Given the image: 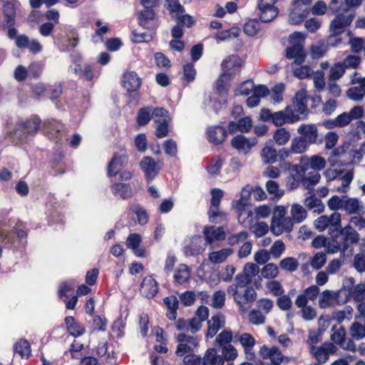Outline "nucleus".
Returning a JSON list of instances; mask_svg holds the SVG:
<instances>
[{"instance_id":"1","label":"nucleus","mask_w":365,"mask_h":365,"mask_svg":"<svg viewBox=\"0 0 365 365\" xmlns=\"http://www.w3.org/2000/svg\"><path fill=\"white\" fill-rule=\"evenodd\" d=\"M166 4L171 16L176 19V24L171 30L172 36L181 38L184 34L183 29L191 27L195 24V21L190 15L185 14L184 7L179 0H166Z\"/></svg>"},{"instance_id":"2","label":"nucleus","mask_w":365,"mask_h":365,"mask_svg":"<svg viewBox=\"0 0 365 365\" xmlns=\"http://www.w3.org/2000/svg\"><path fill=\"white\" fill-rule=\"evenodd\" d=\"M41 120L38 117L20 122L16 125L15 128L6 133V137L16 143L26 142L29 137H33L38 130Z\"/></svg>"},{"instance_id":"3","label":"nucleus","mask_w":365,"mask_h":365,"mask_svg":"<svg viewBox=\"0 0 365 365\" xmlns=\"http://www.w3.org/2000/svg\"><path fill=\"white\" fill-rule=\"evenodd\" d=\"M260 120L264 122H272L275 126H282L286 123H294L301 118L291 111V108L286 107L284 110L272 113L269 108H263L259 113Z\"/></svg>"},{"instance_id":"4","label":"nucleus","mask_w":365,"mask_h":365,"mask_svg":"<svg viewBox=\"0 0 365 365\" xmlns=\"http://www.w3.org/2000/svg\"><path fill=\"white\" fill-rule=\"evenodd\" d=\"M285 215L284 207H275L270 227L274 235H279L283 232H290L293 230L294 223L289 217H285Z\"/></svg>"},{"instance_id":"5","label":"nucleus","mask_w":365,"mask_h":365,"mask_svg":"<svg viewBox=\"0 0 365 365\" xmlns=\"http://www.w3.org/2000/svg\"><path fill=\"white\" fill-rule=\"evenodd\" d=\"M313 0H294L292 2L289 21L293 24L302 23L309 14V5Z\"/></svg>"},{"instance_id":"6","label":"nucleus","mask_w":365,"mask_h":365,"mask_svg":"<svg viewBox=\"0 0 365 365\" xmlns=\"http://www.w3.org/2000/svg\"><path fill=\"white\" fill-rule=\"evenodd\" d=\"M355 11H343L339 12L331 20L329 24L330 32H334L336 34H342L346 28L352 23L355 17Z\"/></svg>"},{"instance_id":"7","label":"nucleus","mask_w":365,"mask_h":365,"mask_svg":"<svg viewBox=\"0 0 365 365\" xmlns=\"http://www.w3.org/2000/svg\"><path fill=\"white\" fill-rule=\"evenodd\" d=\"M337 230L339 232L335 235V237L342 246V253H344L351 245L356 244L359 241V234L351 225L343 228L341 227Z\"/></svg>"},{"instance_id":"8","label":"nucleus","mask_w":365,"mask_h":365,"mask_svg":"<svg viewBox=\"0 0 365 365\" xmlns=\"http://www.w3.org/2000/svg\"><path fill=\"white\" fill-rule=\"evenodd\" d=\"M206 242L200 235H193L185 240L182 252L186 257L197 256L206 248Z\"/></svg>"},{"instance_id":"9","label":"nucleus","mask_w":365,"mask_h":365,"mask_svg":"<svg viewBox=\"0 0 365 365\" xmlns=\"http://www.w3.org/2000/svg\"><path fill=\"white\" fill-rule=\"evenodd\" d=\"M177 341L179 342L175 351L178 356H183L187 354L192 353L199 344L197 337L185 333L178 334Z\"/></svg>"},{"instance_id":"10","label":"nucleus","mask_w":365,"mask_h":365,"mask_svg":"<svg viewBox=\"0 0 365 365\" xmlns=\"http://www.w3.org/2000/svg\"><path fill=\"white\" fill-rule=\"evenodd\" d=\"M337 350V347L333 343L325 342L319 346L312 347L309 353L315 359V363L322 365L328 361L329 355L336 353Z\"/></svg>"},{"instance_id":"11","label":"nucleus","mask_w":365,"mask_h":365,"mask_svg":"<svg viewBox=\"0 0 365 365\" xmlns=\"http://www.w3.org/2000/svg\"><path fill=\"white\" fill-rule=\"evenodd\" d=\"M239 341L243 348L245 358L248 361H253L256 357L254 347L256 344V340L253 336L249 333H242L241 334H235L234 342Z\"/></svg>"},{"instance_id":"12","label":"nucleus","mask_w":365,"mask_h":365,"mask_svg":"<svg viewBox=\"0 0 365 365\" xmlns=\"http://www.w3.org/2000/svg\"><path fill=\"white\" fill-rule=\"evenodd\" d=\"M341 214L333 212L330 216L322 215L314 221V225L319 231H323L327 228L329 230H337L341 227Z\"/></svg>"},{"instance_id":"13","label":"nucleus","mask_w":365,"mask_h":365,"mask_svg":"<svg viewBox=\"0 0 365 365\" xmlns=\"http://www.w3.org/2000/svg\"><path fill=\"white\" fill-rule=\"evenodd\" d=\"M341 291L324 290L319 294V306L322 309L341 305L346 302L341 299Z\"/></svg>"},{"instance_id":"14","label":"nucleus","mask_w":365,"mask_h":365,"mask_svg":"<svg viewBox=\"0 0 365 365\" xmlns=\"http://www.w3.org/2000/svg\"><path fill=\"white\" fill-rule=\"evenodd\" d=\"M45 132L49 138L56 143H61L66 139V132L64 125L54 120H47L43 123Z\"/></svg>"},{"instance_id":"15","label":"nucleus","mask_w":365,"mask_h":365,"mask_svg":"<svg viewBox=\"0 0 365 365\" xmlns=\"http://www.w3.org/2000/svg\"><path fill=\"white\" fill-rule=\"evenodd\" d=\"M257 299V292L252 287H247L240 296L235 297V302L242 312H247Z\"/></svg>"},{"instance_id":"16","label":"nucleus","mask_w":365,"mask_h":365,"mask_svg":"<svg viewBox=\"0 0 365 365\" xmlns=\"http://www.w3.org/2000/svg\"><path fill=\"white\" fill-rule=\"evenodd\" d=\"M307 102V99L305 91H300L296 93L293 104L287 107L291 108V111L294 114L297 115L298 117H300V120H303L308 114Z\"/></svg>"},{"instance_id":"17","label":"nucleus","mask_w":365,"mask_h":365,"mask_svg":"<svg viewBox=\"0 0 365 365\" xmlns=\"http://www.w3.org/2000/svg\"><path fill=\"white\" fill-rule=\"evenodd\" d=\"M297 131L299 136L309 145L318 143L319 132L315 124H301Z\"/></svg>"},{"instance_id":"18","label":"nucleus","mask_w":365,"mask_h":365,"mask_svg":"<svg viewBox=\"0 0 365 365\" xmlns=\"http://www.w3.org/2000/svg\"><path fill=\"white\" fill-rule=\"evenodd\" d=\"M259 354L263 359H269L272 365H280L287 359L277 346L269 348L263 345Z\"/></svg>"},{"instance_id":"19","label":"nucleus","mask_w":365,"mask_h":365,"mask_svg":"<svg viewBox=\"0 0 365 365\" xmlns=\"http://www.w3.org/2000/svg\"><path fill=\"white\" fill-rule=\"evenodd\" d=\"M342 211L347 215H361L365 212L364 202L356 197L344 196V202Z\"/></svg>"},{"instance_id":"20","label":"nucleus","mask_w":365,"mask_h":365,"mask_svg":"<svg viewBox=\"0 0 365 365\" xmlns=\"http://www.w3.org/2000/svg\"><path fill=\"white\" fill-rule=\"evenodd\" d=\"M299 163H302L303 168L307 170L312 169L314 171L324 169L327 164L325 159L318 155H314L311 157L307 155L301 156Z\"/></svg>"},{"instance_id":"21","label":"nucleus","mask_w":365,"mask_h":365,"mask_svg":"<svg viewBox=\"0 0 365 365\" xmlns=\"http://www.w3.org/2000/svg\"><path fill=\"white\" fill-rule=\"evenodd\" d=\"M307 54L301 43H297L287 48L286 57L288 59H294L292 65H300L305 61Z\"/></svg>"},{"instance_id":"22","label":"nucleus","mask_w":365,"mask_h":365,"mask_svg":"<svg viewBox=\"0 0 365 365\" xmlns=\"http://www.w3.org/2000/svg\"><path fill=\"white\" fill-rule=\"evenodd\" d=\"M255 138H247L242 135H238L231 140L232 146L239 152L247 153L257 144Z\"/></svg>"},{"instance_id":"23","label":"nucleus","mask_w":365,"mask_h":365,"mask_svg":"<svg viewBox=\"0 0 365 365\" xmlns=\"http://www.w3.org/2000/svg\"><path fill=\"white\" fill-rule=\"evenodd\" d=\"M225 326V317L222 313H217L213 315L207 321V331L206 336L212 338L217 331Z\"/></svg>"},{"instance_id":"24","label":"nucleus","mask_w":365,"mask_h":365,"mask_svg":"<svg viewBox=\"0 0 365 365\" xmlns=\"http://www.w3.org/2000/svg\"><path fill=\"white\" fill-rule=\"evenodd\" d=\"M319 294V288L317 285H312L304 289L295 299L297 307H303L307 304L308 301H314Z\"/></svg>"},{"instance_id":"25","label":"nucleus","mask_w":365,"mask_h":365,"mask_svg":"<svg viewBox=\"0 0 365 365\" xmlns=\"http://www.w3.org/2000/svg\"><path fill=\"white\" fill-rule=\"evenodd\" d=\"M160 162H155L151 157H144L140 163V165L146 177L150 180L157 175L160 169Z\"/></svg>"},{"instance_id":"26","label":"nucleus","mask_w":365,"mask_h":365,"mask_svg":"<svg viewBox=\"0 0 365 365\" xmlns=\"http://www.w3.org/2000/svg\"><path fill=\"white\" fill-rule=\"evenodd\" d=\"M17 0L6 1L3 5V14L4 16V26H13L16 22V4Z\"/></svg>"},{"instance_id":"27","label":"nucleus","mask_w":365,"mask_h":365,"mask_svg":"<svg viewBox=\"0 0 365 365\" xmlns=\"http://www.w3.org/2000/svg\"><path fill=\"white\" fill-rule=\"evenodd\" d=\"M205 242L210 244L215 241L223 240L225 239V232L222 227L215 226L205 227L203 229Z\"/></svg>"},{"instance_id":"28","label":"nucleus","mask_w":365,"mask_h":365,"mask_svg":"<svg viewBox=\"0 0 365 365\" xmlns=\"http://www.w3.org/2000/svg\"><path fill=\"white\" fill-rule=\"evenodd\" d=\"M140 26L147 29H154L157 26L155 14L153 9H144L139 14Z\"/></svg>"},{"instance_id":"29","label":"nucleus","mask_w":365,"mask_h":365,"mask_svg":"<svg viewBox=\"0 0 365 365\" xmlns=\"http://www.w3.org/2000/svg\"><path fill=\"white\" fill-rule=\"evenodd\" d=\"M207 135L210 143L220 145L225 141L227 137V131L222 126H212L207 129Z\"/></svg>"},{"instance_id":"30","label":"nucleus","mask_w":365,"mask_h":365,"mask_svg":"<svg viewBox=\"0 0 365 365\" xmlns=\"http://www.w3.org/2000/svg\"><path fill=\"white\" fill-rule=\"evenodd\" d=\"M158 292V284L152 277H146L140 284V292L146 298H153Z\"/></svg>"},{"instance_id":"31","label":"nucleus","mask_w":365,"mask_h":365,"mask_svg":"<svg viewBox=\"0 0 365 365\" xmlns=\"http://www.w3.org/2000/svg\"><path fill=\"white\" fill-rule=\"evenodd\" d=\"M223 73H232V77L240 71L242 66V60L237 56H229L222 63Z\"/></svg>"},{"instance_id":"32","label":"nucleus","mask_w":365,"mask_h":365,"mask_svg":"<svg viewBox=\"0 0 365 365\" xmlns=\"http://www.w3.org/2000/svg\"><path fill=\"white\" fill-rule=\"evenodd\" d=\"M141 85V79L134 71H128L124 73L123 77V86L128 91L138 90Z\"/></svg>"},{"instance_id":"33","label":"nucleus","mask_w":365,"mask_h":365,"mask_svg":"<svg viewBox=\"0 0 365 365\" xmlns=\"http://www.w3.org/2000/svg\"><path fill=\"white\" fill-rule=\"evenodd\" d=\"M128 162L125 154L115 155L108 165V176L116 175Z\"/></svg>"},{"instance_id":"34","label":"nucleus","mask_w":365,"mask_h":365,"mask_svg":"<svg viewBox=\"0 0 365 365\" xmlns=\"http://www.w3.org/2000/svg\"><path fill=\"white\" fill-rule=\"evenodd\" d=\"M222 355L217 354L215 348L208 349L202 358V365H223Z\"/></svg>"},{"instance_id":"35","label":"nucleus","mask_w":365,"mask_h":365,"mask_svg":"<svg viewBox=\"0 0 365 365\" xmlns=\"http://www.w3.org/2000/svg\"><path fill=\"white\" fill-rule=\"evenodd\" d=\"M260 20L262 22H269L272 21L278 14V9L274 6H257Z\"/></svg>"},{"instance_id":"36","label":"nucleus","mask_w":365,"mask_h":365,"mask_svg":"<svg viewBox=\"0 0 365 365\" xmlns=\"http://www.w3.org/2000/svg\"><path fill=\"white\" fill-rule=\"evenodd\" d=\"M307 217V212L302 205L297 203L292 205L289 217L294 224L302 222Z\"/></svg>"},{"instance_id":"37","label":"nucleus","mask_w":365,"mask_h":365,"mask_svg":"<svg viewBox=\"0 0 365 365\" xmlns=\"http://www.w3.org/2000/svg\"><path fill=\"white\" fill-rule=\"evenodd\" d=\"M110 188L114 195H118L123 200L129 198L132 195L131 189L128 184L123 182L115 183Z\"/></svg>"},{"instance_id":"38","label":"nucleus","mask_w":365,"mask_h":365,"mask_svg":"<svg viewBox=\"0 0 365 365\" xmlns=\"http://www.w3.org/2000/svg\"><path fill=\"white\" fill-rule=\"evenodd\" d=\"M233 253L231 248H223L219 251L210 252L209 260L213 264H220L226 260V259Z\"/></svg>"},{"instance_id":"39","label":"nucleus","mask_w":365,"mask_h":365,"mask_svg":"<svg viewBox=\"0 0 365 365\" xmlns=\"http://www.w3.org/2000/svg\"><path fill=\"white\" fill-rule=\"evenodd\" d=\"M304 205L312 210L314 212L321 213L324 210V205L322 201L315 195H311L307 197L304 202Z\"/></svg>"},{"instance_id":"40","label":"nucleus","mask_w":365,"mask_h":365,"mask_svg":"<svg viewBox=\"0 0 365 365\" xmlns=\"http://www.w3.org/2000/svg\"><path fill=\"white\" fill-rule=\"evenodd\" d=\"M65 323L70 334L74 336H78L82 335L85 329L77 323L73 317H67L65 319Z\"/></svg>"},{"instance_id":"41","label":"nucleus","mask_w":365,"mask_h":365,"mask_svg":"<svg viewBox=\"0 0 365 365\" xmlns=\"http://www.w3.org/2000/svg\"><path fill=\"white\" fill-rule=\"evenodd\" d=\"M310 145L300 136L292 139L290 151L295 154H302L306 152Z\"/></svg>"},{"instance_id":"42","label":"nucleus","mask_w":365,"mask_h":365,"mask_svg":"<svg viewBox=\"0 0 365 365\" xmlns=\"http://www.w3.org/2000/svg\"><path fill=\"white\" fill-rule=\"evenodd\" d=\"M190 271L188 267L185 264H180L174 274V279L178 284H182L189 280Z\"/></svg>"},{"instance_id":"43","label":"nucleus","mask_w":365,"mask_h":365,"mask_svg":"<svg viewBox=\"0 0 365 365\" xmlns=\"http://www.w3.org/2000/svg\"><path fill=\"white\" fill-rule=\"evenodd\" d=\"M348 148H349L347 146L344 145L339 146L337 148H334L328 158V162L330 164V165L334 166L337 165L339 162V158L345 155Z\"/></svg>"},{"instance_id":"44","label":"nucleus","mask_w":365,"mask_h":365,"mask_svg":"<svg viewBox=\"0 0 365 365\" xmlns=\"http://www.w3.org/2000/svg\"><path fill=\"white\" fill-rule=\"evenodd\" d=\"M331 331L330 339L333 341V344L334 343L338 345L341 344L346 338L345 329L340 324L334 325L331 327Z\"/></svg>"},{"instance_id":"45","label":"nucleus","mask_w":365,"mask_h":365,"mask_svg":"<svg viewBox=\"0 0 365 365\" xmlns=\"http://www.w3.org/2000/svg\"><path fill=\"white\" fill-rule=\"evenodd\" d=\"M277 150L269 145H266L262 150L261 158L264 163L271 164L277 160Z\"/></svg>"},{"instance_id":"46","label":"nucleus","mask_w":365,"mask_h":365,"mask_svg":"<svg viewBox=\"0 0 365 365\" xmlns=\"http://www.w3.org/2000/svg\"><path fill=\"white\" fill-rule=\"evenodd\" d=\"M291 134L289 130L284 128H280L275 130L273 135V139L279 145H285L290 139Z\"/></svg>"},{"instance_id":"47","label":"nucleus","mask_w":365,"mask_h":365,"mask_svg":"<svg viewBox=\"0 0 365 365\" xmlns=\"http://www.w3.org/2000/svg\"><path fill=\"white\" fill-rule=\"evenodd\" d=\"M235 335L233 333L227 329H224L215 338V343L220 347L227 344H230L231 341H234Z\"/></svg>"},{"instance_id":"48","label":"nucleus","mask_w":365,"mask_h":365,"mask_svg":"<svg viewBox=\"0 0 365 365\" xmlns=\"http://www.w3.org/2000/svg\"><path fill=\"white\" fill-rule=\"evenodd\" d=\"M232 78V73H223L217 79L216 82V89L217 92L224 95L226 94L228 90L227 83Z\"/></svg>"},{"instance_id":"49","label":"nucleus","mask_w":365,"mask_h":365,"mask_svg":"<svg viewBox=\"0 0 365 365\" xmlns=\"http://www.w3.org/2000/svg\"><path fill=\"white\" fill-rule=\"evenodd\" d=\"M279 267L283 270L294 272L298 269L299 262L294 257H287L279 262Z\"/></svg>"},{"instance_id":"50","label":"nucleus","mask_w":365,"mask_h":365,"mask_svg":"<svg viewBox=\"0 0 365 365\" xmlns=\"http://www.w3.org/2000/svg\"><path fill=\"white\" fill-rule=\"evenodd\" d=\"M14 352L19 354L21 357L28 358L31 354L29 343L25 339H20L14 346Z\"/></svg>"},{"instance_id":"51","label":"nucleus","mask_w":365,"mask_h":365,"mask_svg":"<svg viewBox=\"0 0 365 365\" xmlns=\"http://www.w3.org/2000/svg\"><path fill=\"white\" fill-rule=\"evenodd\" d=\"M353 309L350 306L345 307L341 310H336L332 312V319L341 324L345 319H350L352 315Z\"/></svg>"},{"instance_id":"52","label":"nucleus","mask_w":365,"mask_h":365,"mask_svg":"<svg viewBox=\"0 0 365 365\" xmlns=\"http://www.w3.org/2000/svg\"><path fill=\"white\" fill-rule=\"evenodd\" d=\"M345 73V68L341 63H334L329 73V81H335L340 79Z\"/></svg>"},{"instance_id":"53","label":"nucleus","mask_w":365,"mask_h":365,"mask_svg":"<svg viewBox=\"0 0 365 365\" xmlns=\"http://www.w3.org/2000/svg\"><path fill=\"white\" fill-rule=\"evenodd\" d=\"M298 66H299L294 67V65H292L293 73L295 77L299 79H304L313 75L314 71L310 66L307 65L302 66V64Z\"/></svg>"},{"instance_id":"54","label":"nucleus","mask_w":365,"mask_h":365,"mask_svg":"<svg viewBox=\"0 0 365 365\" xmlns=\"http://www.w3.org/2000/svg\"><path fill=\"white\" fill-rule=\"evenodd\" d=\"M349 334L353 339L360 340L365 336V327L359 322H354L349 328Z\"/></svg>"},{"instance_id":"55","label":"nucleus","mask_w":365,"mask_h":365,"mask_svg":"<svg viewBox=\"0 0 365 365\" xmlns=\"http://www.w3.org/2000/svg\"><path fill=\"white\" fill-rule=\"evenodd\" d=\"M243 272L247 275V277L250 279L252 282L255 281L256 279H260L259 275V267L254 263H247L243 269Z\"/></svg>"},{"instance_id":"56","label":"nucleus","mask_w":365,"mask_h":365,"mask_svg":"<svg viewBox=\"0 0 365 365\" xmlns=\"http://www.w3.org/2000/svg\"><path fill=\"white\" fill-rule=\"evenodd\" d=\"M130 210L135 214L138 217V223L145 225L148 221V216L145 209L139 205H133L130 207Z\"/></svg>"},{"instance_id":"57","label":"nucleus","mask_w":365,"mask_h":365,"mask_svg":"<svg viewBox=\"0 0 365 365\" xmlns=\"http://www.w3.org/2000/svg\"><path fill=\"white\" fill-rule=\"evenodd\" d=\"M327 262V255L322 252H319L310 259L309 264L314 269H321Z\"/></svg>"},{"instance_id":"58","label":"nucleus","mask_w":365,"mask_h":365,"mask_svg":"<svg viewBox=\"0 0 365 365\" xmlns=\"http://www.w3.org/2000/svg\"><path fill=\"white\" fill-rule=\"evenodd\" d=\"M279 274L278 267L274 263H268L263 267L261 274L267 279H274Z\"/></svg>"},{"instance_id":"59","label":"nucleus","mask_w":365,"mask_h":365,"mask_svg":"<svg viewBox=\"0 0 365 365\" xmlns=\"http://www.w3.org/2000/svg\"><path fill=\"white\" fill-rule=\"evenodd\" d=\"M226 294L224 291L218 290L215 292L211 299V305L216 309H221L224 307Z\"/></svg>"},{"instance_id":"60","label":"nucleus","mask_w":365,"mask_h":365,"mask_svg":"<svg viewBox=\"0 0 365 365\" xmlns=\"http://www.w3.org/2000/svg\"><path fill=\"white\" fill-rule=\"evenodd\" d=\"M260 28V24L256 19H250L247 21L244 25V32L250 36H255Z\"/></svg>"},{"instance_id":"61","label":"nucleus","mask_w":365,"mask_h":365,"mask_svg":"<svg viewBox=\"0 0 365 365\" xmlns=\"http://www.w3.org/2000/svg\"><path fill=\"white\" fill-rule=\"evenodd\" d=\"M237 356L238 351L232 344L222 346V356L224 361H233Z\"/></svg>"},{"instance_id":"62","label":"nucleus","mask_w":365,"mask_h":365,"mask_svg":"<svg viewBox=\"0 0 365 365\" xmlns=\"http://www.w3.org/2000/svg\"><path fill=\"white\" fill-rule=\"evenodd\" d=\"M151 111L152 107L142 108L139 110L138 113V123L139 125H145L149 123L152 118Z\"/></svg>"},{"instance_id":"63","label":"nucleus","mask_w":365,"mask_h":365,"mask_svg":"<svg viewBox=\"0 0 365 365\" xmlns=\"http://www.w3.org/2000/svg\"><path fill=\"white\" fill-rule=\"evenodd\" d=\"M350 294L355 301L362 302L365 299V282L354 286Z\"/></svg>"},{"instance_id":"64","label":"nucleus","mask_w":365,"mask_h":365,"mask_svg":"<svg viewBox=\"0 0 365 365\" xmlns=\"http://www.w3.org/2000/svg\"><path fill=\"white\" fill-rule=\"evenodd\" d=\"M248 320L252 324L260 325L265 322V317L259 310L253 309L249 313Z\"/></svg>"}]
</instances>
